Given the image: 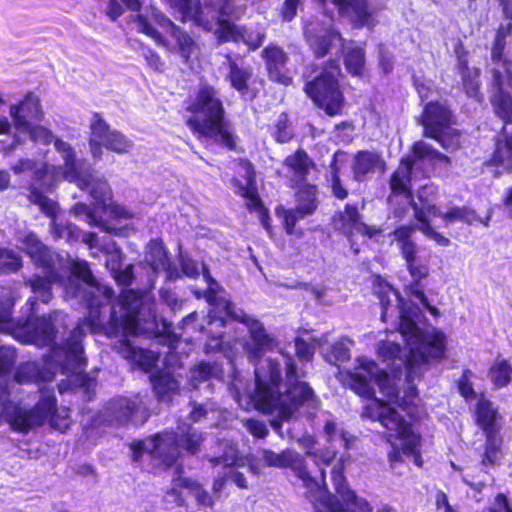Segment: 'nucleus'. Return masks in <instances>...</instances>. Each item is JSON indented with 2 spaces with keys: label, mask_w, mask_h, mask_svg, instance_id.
<instances>
[{
  "label": "nucleus",
  "mask_w": 512,
  "mask_h": 512,
  "mask_svg": "<svg viewBox=\"0 0 512 512\" xmlns=\"http://www.w3.org/2000/svg\"><path fill=\"white\" fill-rule=\"evenodd\" d=\"M261 58L265 63L268 79L274 83L290 86L293 77L287 68L288 54L277 44H269L261 51Z\"/></svg>",
  "instance_id": "nucleus-17"
},
{
  "label": "nucleus",
  "mask_w": 512,
  "mask_h": 512,
  "mask_svg": "<svg viewBox=\"0 0 512 512\" xmlns=\"http://www.w3.org/2000/svg\"><path fill=\"white\" fill-rule=\"evenodd\" d=\"M306 454L313 459L320 470L322 468L325 470V467L329 466L336 458V451L327 447L309 450Z\"/></svg>",
  "instance_id": "nucleus-63"
},
{
  "label": "nucleus",
  "mask_w": 512,
  "mask_h": 512,
  "mask_svg": "<svg viewBox=\"0 0 512 512\" xmlns=\"http://www.w3.org/2000/svg\"><path fill=\"white\" fill-rule=\"evenodd\" d=\"M424 348L428 361L430 359H442L445 356L446 350L445 337L443 333L437 332L430 335L424 344Z\"/></svg>",
  "instance_id": "nucleus-52"
},
{
  "label": "nucleus",
  "mask_w": 512,
  "mask_h": 512,
  "mask_svg": "<svg viewBox=\"0 0 512 512\" xmlns=\"http://www.w3.org/2000/svg\"><path fill=\"white\" fill-rule=\"evenodd\" d=\"M420 122L426 137L440 141L453 123V113L448 105L440 101H429L423 108Z\"/></svg>",
  "instance_id": "nucleus-15"
},
{
  "label": "nucleus",
  "mask_w": 512,
  "mask_h": 512,
  "mask_svg": "<svg viewBox=\"0 0 512 512\" xmlns=\"http://www.w3.org/2000/svg\"><path fill=\"white\" fill-rule=\"evenodd\" d=\"M343 63L351 76H362L366 63L364 48L360 46L349 48L344 55Z\"/></svg>",
  "instance_id": "nucleus-42"
},
{
  "label": "nucleus",
  "mask_w": 512,
  "mask_h": 512,
  "mask_svg": "<svg viewBox=\"0 0 512 512\" xmlns=\"http://www.w3.org/2000/svg\"><path fill=\"white\" fill-rule=\"evenodd\" d=\"M15 127L18 130L26 132L30 140L34 143L49 145L51 143L55 144L56 139H59L54 136L50 129L42 125H33L30 121H25L23 118L17 121V126Z\"/></svg>",
  "instance_id": "nucleus-36"
},
{
  "label": "nucleus",
  "mask_w": 512,
  "mask_h": 512,
  "mask_svg": "<svg viewBox=\"0 0 512 512\" xmlns=\"http://www.w3.org/2000/svg\"><path fill=\"white\" fill-rule=\"evenodd\" d=\"M192 478L178 476L174 477L171 481V487L166 491V494L173 498V502L178 507H186L187 501L183 495L182 490L186 489L191 491Z\"/></svg>",
  "instance_id": "nucleus-48"
},
{
  "label": "nucleus",
  "mask_w": 512,
  "mask_h": 512,
  "mask_svg": "<svg viewBox=\"0 0 512 512\" xmlns=\"http://www.w3.org/2000/svg\"><path fill=\"white\" fill-rule=\"evenodd\" d=\"M344 463L337 462L331 470V479L335 492L341 498L343 507L349 512H372L370 503L359 497L356 492L350 489L347 479L344 475Z\"/></svg>",
  "instance_id": "nucleus-18"
},
{
  "label": "nucleus",
  "mask_w": 512,
  "mask_h": 512,
  "mask_svg": "<svg viewBox=\"0 0 512 512\" xmlns=\"http://www.w3.org/2000/svg\"><path fill=\"white\" fill-rule=\"evenodd\" d=\"M402 346L396 342L382 341L380 342L377 355L382 362H394L401 358Z\"/></svg>",
  "instance_id": "nucleus-59"
},
{
  "label": "nucleus",
  "mask_w": 512,
  "mask_h": 512,
  "mask_svg": "<svg viewBox=\"0 0 512 512\" xmlns=\"http://www.w3.org/2000/svg\"><path fill=\"white\" fill-rule=\"evenodd\" d=\"M343 77L342 68L337 58L313 63L309 66V74L305 75L303 92L314 106L327 116H340L343 114L346 104L342 86Z\"/></svg>",
  "instance_id": "nucleus-2"
},
{
  "label": "nucleus",
  "mask_w": 512,
  "mask_h": 512,
  "mask_svg": "<svg viewBox=\"0 0 512 512\" xmlns=\"http://www.w3.org/2000/svg\"><path fill=\"white\" fill-rule=\"evenodd\" d=\"M90 196L94 199L95 204L107 210L112 202L113 193L108 181L104 178H96L89 192Z\"/></svg>",
  "instance_id": "nucleus-44"
},
{
  "label": "nucleus",
  "mask_w": 512,
  "mask_h": 512,
  "mask_svg": "<svg viewBox=\"0 0 512 512\" xmlns=\"http://www.w3.org/2000/svg\"><path fill=\"white\" fill-rule=\"evenodd\" d=\"M263 465L266 467L288 468L291 464L292 453L289 450H283L276 453L271 449L262 448L260 450Z\"/></svg>",
  "instance_id": "nucleus-49"
},
{
  "label": "nucleus",
  "mask_w": 512,
  "mask_h": 512,
  "mask_svg": "<svg viewBox=\"0 0 512 512\" xmlns=\"http://www.w3.org/2000/svg\"><path fill=\"white\" fill-rule=\"evenodd\" d=\"M414 170V158L409 155L401 157L398 167L389 176L388 184L391 195L395 197L402 196L405 199L412 200V175Z\"/></svg>",
  "instance_id": "nucleus-21"
},
{
  "label": "nucleus",
  "mask_w": 512,
  "mask_h": 512,
  "mask_svg": "<svg viewBox=\"0 0 512 512\" xmlns=\"http://www.w3.org/2000/svg\"><path fill=\"white\" fill-rule=\"evenodd\" d=\"M226 80L230 87L237 91L241 98L249 101L256 99L264 87V79L254 76L251 67L239 66L235 60L228 61Z\"/></svg>",
  "instance_id": "nucleus-14"
},
{
  "label": "nucleus",
  "mask_w": 512,
  "mask_h": 512,
  "mask_svg": "<svg viewBox=\"0 0 512 512\" xmlns=\"http://www.w3.org/2000/svg\"><path fill=\"white\" fill-rule=\"evenodd\" d=\"M414 232L415 228L413 225L404 224L397 226L391 234L394 236L400 254L405 261L406 269L411 277L407 294L414 296L418 300L426 301V294L422 289L421 281L429 276L430 269L429 265L421 262L417 255V245L412 240Z\"/></svg>",
  "instance_id": "nucleus-6"
},
{
  "label": "nucleus",
  "mask_w": 512,
  "mask_h": 512,
  "mask_svg": "<svg viewBox=\"0 0 512 512\" xmlns=\"http://www.w3.org/2000/svg\"><path fill=\"white\" fill-rule=\"evenodd\" d=\"M54 280L53 275L33 274L24 281L25 286L30 287L33 294L26 302L28 310H30L32 314L37 313L38 302L48 304L53 299L52 286Z\"/></svg>",
  "instance_id": "nucleus-24"
},
{
  "label": "nucleus",
  "mask_w": 512,
  "mask_h": 512,
  "mask_svg": "<svg viewBox=\"0 0 512 512\" xmlns=\"http://www.w3.org/2000/svg\"><path fill=\"white\" fill-rule=\"evenodd\" d=\"M484 164L501 172H512V134L495 138L493 152Z\"/></svg>",
  "instance_id": "nucleus-27"
},
{
  "label": "nucleus",
  "mask_w": 512,
  "mask_h": 512,
  "mask_svg": "<svg viewBox=\"0 0 512 512\" xmlns=\"http://www.w3.org/2000/svg\"><path fill=\"white\" fill-rule=\"evenodd\" d=\"M215 24H217L215 35L219 43H238L243 39V26L230 21V18H219Z\"/></svg>",
  "instance_id": "nucleus-38"
},
{
  "label": "nucleus",
  "mask_w": 512,
  "mask_h": 512,
  "mask_svg": "<svg viewBox=\"0 0 512 512\" xmlns=\"http://www.w3.org/2000/svg\"><path fill=\"white\" fill-rule=\"evenodd\" d=\"M475 423L483 435L502 434L501 415L488 399H480L475 406Z\"/></svg>",
  "instance_id": "nucleus-26"
},
{
  "label": "nucleus",
  "mask_w": 512,
  "mask_h": 512,
  "mask_svg": "<svg viewBox=\"0 0 512 512\" xmlns=\"http://www.w3.org/2000/svg\"><path fill=\"white\" fill-rule=\"evenodd\" d=\"M166 3L180 14L179 20L183 23L192 21L196 26L205 31H211L214 27V18L203 12L199 0H165Z\"/></svg>",
  "instance_id": "nucleus-22"
},
{
  "label": "nucleus",
  "mask_w": 512,
  "mask_h": 512,
  "mask_svg": "<svg viewBox=\"0 0 512 512\" xmlns=\"http://www.w3.org/2000/svg\"><path fill=\"white\" fill-rule=\"evenodd\" d=\"M268 132L273 140L278 144H286L291 142L296 134L293 122L288 112H281L276 120L268 126Z\"/></svg>",
  "instance_id": "nucleus-34"
},
{
  "label": "nucleus",
  "mask_w": 512,
  "mask_h": 512,
  "mask_svg": "<svg viewBox=\"0 0 512 512\" xmlns=\"http://www.w3.org/2000/svg\"><path fill=\"white\" fill-rule=\"evenodd\" d=\"M373 284L375 287L374 293L378 297L381 308H382L381 319L385 322L387 311L391 307V304H392L390 295L393 293L397 297H400V293L387 280H385L381 275H376L374 277Z\"/></svg>",
  "instance_id": "nucleus-39"
},
{
  "label": "nucleus",
  "mask_w": 512,
  "mask_h": 512,
  "mask_svg": "<svg viewBox=\"0 0 512 512\" xmlns=\"http://www.w3.org/2000/svg\"><path fill=\"white\" fill-rule=\"evenodd\" d=\"M490 102L497 117L506 124L512 123V96L508 91L499 87Z\"/></svg>",
  "instance_id": "nucleus-37"
},
{
  "label": "nucleus",
  "mask_w": 512,
  "mask_h": 512,
  "mask_svg": "<svg viewBox=\"0 0 512 512\" xmlns=\"http://www.w3.org/2000/svg\"><path fill=\"white\" fill-rule=\"evenodd\" d=\"M114 350L129 363L148 372L158 361V354L135 346L129 339L122 338L114 344Z\"/></svg>",
  "instance_id": "nucleus-23"
},
{
  "label": "nucleus",
  "mask_w": 512,
  "mask_h": 512,
  "mask_svg": "<svg viewBox=\"0 0 512 512\" xmlns=\"http://www.w3.org/2000/svg\"><path fill=\"white\" fill-rule=\"evenodd\" d=\"M103 303L95 297H91L87 304V323L93 333L101 332L104 329V322L101 318V307Z\"/></svg>",
  "instance_id": "nucleus-54"
},
{
  "label": "nucleus",
  "mask_w": 512,
  "mask_h": 512,
  "mask_svg": "<svg viewBox=\"0 0 512 512\" xmlns=\"http://www.w3.org/2000/svg\"><path fill=\"white\" fill-rule=\"evenodd\" d=\"M183 109L187 113L184 123L196 139L211 140L229 151L236 150L238 137L227 119L217 87L208 82L200 83L185 100Z\"/></svg>",
  "instance_id": "nucleus-1"
},
{
  "label": "nucleus",
  "mask_w": 512,
  "mask_h": 512,
  "mask_svg": "<svg viewBox=\"0 0 512 512\" xmlns=\"http://www.w3.org/2000/svg\"><path fill=\"white\" fill-rule=\"evenodd\" d=\"M170 35L176 39L180 55L187 62L196 47L194 39L179 26L178 31H172Z\"/></svg>",
  "instance_id": "nucleus-55"
},
{
  "label": "nucleus",
  "mask_w": 512,
  "mask_h": 512,
  "mask_svg": "<svg viewBox=\"0 0 512 512\" xmlns=\"http://www.w3.org/2000/svg\"><path fill=\"white\" fill-rule=\"evenodd\" d=\"M201 7L203 12L213 16L214 22L219 18H231L236 10L234 0H204Z\"/></svg>",
  "instance_id": "nucleus-43"
},
{
  "label": "nucleus",
  "mask_w": 512,
  "mask_h": 512,
  "mask_svg": "<svg viewBox=\"0 0 512 512\" xmlns=\"http://www.w3.org/2000/svg\"><path fill=\"white\" fill-rule=\"evenodd\" d=\"M152 446L149 455L159 460L166 466H172L178 459V454L170 452V447L183 450L188 455H196L200 452L205 441V434L190 424L178 427V431L163 430L148 437Z\"/></svg>",
  "instance_id": "nucleus-4"
},
{
  "label": "nucleus",
  "mask_w": 512,
  "mask_h": 512,
  "mask_svg": "<svg viewBox=\"0 0 512 512\" xmlns=\"http://www.w3.org/2000/svg\"><path fill=\"white\" fill-rule=\"evenodd\" d=\"M511 33L512 23L501 24L497 28L491 48V59L494 63H499L503 60L506 38L511 35Z\"/></svg>",
  "instance_id": "nucleus-47"
},
{
  "label": "nucleus",
  "mask_w": 512,
  "mask_h": 512,
  "mask_svg": "<svg viewBox=\"0 0 512 512\" xmlns=\"http://www.w3.org/2000/svg\"><path fill=\"white\" fill-rule=\"evenodd\" d=\"M282 376L280 365L276 360L269 359L266 369H255V389L252 400L255 408L265 414L278 410L281 416L282 394L280 386Z\"/></svg>",
  "instance_id": "nucleus-7"
},
{
  "label": "nucleus",
  "mask_w": 512,
  "mask_h": 512,
  "mask_svg": "<svg viewBox=\"0 0 512 512\" xmlns=\"http://www.w3.org/2000/svg\"><path fill=\"white\" fill-rule=\"evenodd\" d=\"M351 169L354 180L363 182L369 173L376 170L383 172L386 169V162L379 152L359 150L354 154Z\"/></svg>",
  "instance_id": "nucleus-25"
},
{
  "label": "nucleus",
  "mask_w": 512,
  "mask_h": 512,
  "mask_svg": "<svg viewBox=\"0 0 512 512\" xmlns=\"http://www.w3.org/2000/svg\"><path fill=\"white\" fill-rule=\"evenodd\" d=\"M70 272L72 276L88 286L97 285V280L95 279L88 262L85 260H76L72 262Z\"/></svg>",
  "instance_id": "nucleus-56"
},
{
  "label": "nucleus",
  "mask_w": 512,
  "mask_h": 512,
  "mask_svg": "<svg viewBox=\"0 0 512 512\" xmlns=\"http://www.w3.org/2000/svg\"><path fill=\"white\" fill-rule=\"evenodd\" d=\"M25 251L39 266L48 268L51 266V255L46 245L34 236H28L25 240Z\"/></svg>",
  "instance_id": "nucleus-40"
},
{
  "label": "nucleus",
  "mask_w": 512,
  "mask_h": 512,
  "mask_svg": "<svg viewBox=\"0 0 512 512\" xmlns=\"http://www.w3.org/2000/svg\"><path fill=\"white\" fill-rule=\"evenodd\" d=\"M427 354L419 349H410L409 354L407 355L404 364L406 368V380L411 382L413 380V373L417 366L421 364H427Z\"/></svg>",
  "instance_id": "nucleus-58"
},
{
  "label": "nucleus",
  "mask_w": 512,
  "mask_h": 512,
  "mask_svg": "<svg viewBox=\"0 0 512 512\" xmlns=\"http://www.w3.org/2000/svg\"><path fill=\"white\" fill-rule=\"evenodd\" d=\"M488 376L495 389L507 387L512 382L511 361L496 358L488 369Z\"/></svg>",
  "instance_id": "nucleus-35"
},
{
  "label": "nucleus",
  "mask_w": 512,
  "mask_h": 512,
  "mask_svg": "<svg viewBox=\"0 0 512 512\" xmlns=\"http://www.w3.org/2000/svg\"><path fill=\"white\" fill-rule=\"evenodd\" d=\"M334 229L353 243L355 234L369 240L382 234V228L368 225L362 220L357 204L346 203L343 210L337 211L332 217Z\"/></svg>",
  "instance_id": "nucleus-11"
},
{
  "label": "nucleus",
  "mask_w": 512,
  "mask_h": 512,
  "mask_svg": "<svg viewBox=\"0 0 512 512\" xmlns=\"http://www.w3.org/2000/svg\"><path fill=\"white\" fill-rule=\"evenodd\" d=\"M151 384L158 401H171L179 393L180 385L170 372L158 370L151 376Z\"/></svg>",
  "instance_id": "nucleus-31"
},
{
  "label": "nucleus",
  "mask_w": 512,
  "mask_h": 512,
  "mask_svg": "<svg viewBox=\"0 0 512 512\" xmlns=\"http://www.w3.org/2000/svg\"><path fill=\"white\" fill-rule=\"evenodd\" d=\"M136 23L139 26V30L145 35L151 37L158 45L167 46L166 39L158 32L149 21L147 16L138 14L135 18Z\"/></svg>",
  "instance_id": "nucleus-61"
},
{
  "label": "nucleus",
  "mask_w": 512,
  "mask_h": 512,
  "mask_svg": "<svg viewBox=\"0 0 512 512\" xmlns=\"http://www.w3.org/2000/svg\"><path fill=\"white\" fill-rule=\"evenodd\" d=\"M345 377L347 379V383L349 385V388L353 390L357 395L364 397L366 399L372 400L370 403L366 404L363 407L362 416L369 418L373 421H378L376 418H372L367 413V408L369 406H372L376 404L377 401H382L386 404L388 407H392L387 401L377 398L375 396V390L373 386L371 385V379L365 375H362L357 372L347 371L345 373Z\"/></svg>",
  "instance_id": "nucleus-28"
},
{
  "label": "nucleus",
  "mask_w": 512,
  "mask_h": 512,
  "mask_svg": "<svg viewBox=\"0 0 512 512\" xmlns=\"http://www.w3.org/2000/svg\"><path fill=\"white\" fill-rule=\"evenodd\" d=\"M57 333L52 313L38 316L29 310L27 316L22 319L19 342L53 347L56 344Z\"/></svg>",
  "instance_id": "nucleus-10"
},
{
  "label": "nucleus",
  "mask_w": 512,
  "mask_h": 512,
  "mask_svg": "<svg viewBox=\"0 0 512 512\" xmlns=\"http://www.w3.org/2000/svg\"><path fill=\"white\" fill-rule=\"evenodd\" d=\"M283 166L292 173L298 183H303L307 181L310 170L315 164L303 148H298L284 158Z\"/></svg>",
  "instance_id": "nucleus-30"
},
{
  "label": "nucleus",
  "mask_w": 512,
  "mask_h": 512,
  "mask_svg": "<svg viewBox=\"0 0 512 512\" xmlns=\"http://www.w3.org/2000/svg\"><path fill=\"white\" fill-rule=\"evenodd\" d=\"M505 457L504 438L502 434L485 435L480 464L483 467L499 466Z\"/></svg>",
  "instance_id": "nucleus-29"
},
{
  "label": "nucleus",
  "mask_w": 512,
  "mask_h": 512,
  "mask_svg": "<svg viewBox=\"0 0 512 512\" xmlns=\"http://www.w3.org/2000/svg\"><path fill=\"white\" fill-rule=\"evenodd\" d=\"M17 362L16 350L13 348L0 347V376L7 375L13 371Z\"/></svg>",
  "instance_id": "nucleus-62"
},
{
  "label": "nucleus",
  "mask_w": 512,
  "mask_h": 512,
  "mask_svg": "<svg viewBox=\"0 0 512 512\" xmlns=\"http://www.w3.org/2000/svg\"><path fill=\"white\" fill-rule=\"evenodd\" d=\"M238 163L245 170L246 184H243L237 177H232L230 179V183L234 187V192L242 197L243 194L250 189V173H252L253 176V183L256 182V172L252 162L249 159L239 158Z\"/></svg>",
  "instance_id": "nucleus-53"
},
{
  "label": "nucleus",
  "mask_w": 512,
  "mask_h": 512,
  "mask_svg": "<svg viewBox=\"0 0 512 512\" xmlns=\"http://www.w3.org/2000/svg\"><path fill=\"white\" fill-rule=\"evenodd\" d=\"M481 71L477 67H473L471 72L460 75L461 76V84L465 91V94L474 99L477 102H482L483 94L481 93V81H480Z\"/></svg>",
  "instance_id": "nucleus-45"
},
{
  "label": "nucleus",
  "mask_w": 512,
  "mask_h": 512,
  "mask_svg": "<svg viewBox=\"0 0 512 512\" xmlns=\"http://www.w3.org/2000/svg\"><path fill=\"white\" fill-rule=\"evenodd\" d=\"M281 418L288 419L292 414L304 405L316 401L313 389L305 381H296L287 384L282 394Z\"/></svg>",
  "instance_id": "nucleus-20"
},
{
  "label": "nucleus",
  "mask_w": 512,
  "mask_h": 512,
  "mask_svg": "<svg viewBox=\"0 0 512 512\" xmlns=\"http://www.w3.org/2000/svg\"><path fill=\"white\" fill-rule=\"evenodd\" d=\"M445 225L455 222H462L466 225H473L478 220L476 211L469 206H452L442 215Z\"/></svg>",
  "instance_id": "nucleus-41"
},
{
  "label": "nucleus",
  "mask_w": 512,
  "mask_h": 512,
  "mask_svg": "<svg viewBox=\"0 0 512 512\" xmlns=\"http://www.w3.org/2000/svg\"><path fill=\"white\" fill-rule=\"evenodd\" d=\"M10 114L14 125L17 126V121L22 118L25 121L40 120L43 116V111L39 98L33 92H28L22 101L11 107Z\"/></svg>",
  "instance_id": "nucleus-32"
},
{
  "label": "nucleus",
  "mask_w": 512,
  "mask_h": 512,
  "mask_svg": "<svg viewBox=\"0 0 512 512\" xmlns=\"http://www.w3.org/2000/svg\"><path fill=\"white\" fill-rule=\"evenodd\" d=\"M243 325L247 328L250 339V342L244 345V350L249 362L257 365L265 353L277 347L278 341L266 330L264 323L254 316H251Z\"/></svg>",
  "instance_id": "nucleus-13"
},
{
  "label": "nucleus",
  "mask_w": 512,
  "mask_h": 512,
  "mask_svg": "<svg viewBox=\"0 0 512 512\" xmlns=\"http://www.w3.org/2000/svg\"><path fill=\"white\" fill-rule=\"evenodd\" d=\"M412 158H414V165L416 164V160H445L448 161L449 158L447 155L439 152L434 149L431 145L427 144L424 141H416L411 148Z\"/></svg>",
  "instance_id": "nucleus-50"
},
{
  "label": "nucleus",
  "mask_w": 512,
  "mask_h": 512,
  "mask_svg": "<svg viewBox=\"0 0 512 512\" xmlns=\"http://www.w3.org/2000/svg\"><path fill=\"white\" fill-rule=\"evenodd\" d=\"M297 189L295 196L298 213L304 216L312 215L318 208L317 186L315 184L303 182Z\"/></svg>",
  "instance_id": "nucleus-33"
},
{
  "label": "nucleus",
  "mask_w": 512,
  "mask_h": 512,
  "mask_svg": "<svg viewBox=\"0 0 512 512\" xmlns=\"http://www.w3.org/2000/svg\"><path fill=\"white\" fill-rule=\"evenodd\" d=\"M370 417L378 419V422L389 432H394V438L402 441V452L406 456H412L416 466H423L421 455V436L413 431V425L407 421L394 407H388L382 401L367 408Z\"/></svg>",
  "instance_id": "nucleus-5"
},
{
  "label": "nucleus",
  "mask_w": 512,
  "mask_h": 512,
  "mask_svg": "<svg viewBox=\"0 0 512 512\" xmlns=\"http://www.w3.org/2000/svg\"><path fill=\"white\" fill-rule=\"evenodd\" d=\"M55 149L63 158V178L71 183H75L80 190L90 192L93 181L96 178H93L92 174L81 175L73 146L62 139H56Z\"/></svg>",
  "instance_id": "nucleus-19"
},
{
  "label": "nucleus",
  "mask_w": 512,
  "mask_h": 512,
  "mask_svg": "<svg viewBox=\"0 0 512 512\" xmlns=\"http://www.w3.org/2000/svg\"><path fill=\"white\" fill-rule=\"evenodd\" d=\"M22 319L15 320L11 308L0 310V333L9 334L19 341Z\"/></svg>",
  "instance_id": "nucleus-51"
},
{
  "label": "nucleus",
  "mask_w": 512,
  "mask_h": 512,
  "mask_svg": "<svg viewBox=\"0 0 512 512\" xmlns=\"http://www.w3.org/2000/svg\"><path fill=\"white\" fill-rule=\"evenodd\" d=\"M320 6L332 3L340 16L347 17L354 28L375 26L374 11L369 0H316Z\"/></svg>",
  "instance_id": "nucleus-16"
},
{
  "label": "nucleus",
  "mask_w": 512,
  "mask_h": 512,
  "mask_svg": "<svg viewBox=\"0 0 512 512\" xmlns=\"http://www.w3.org/2000/svg\"><path fill=\"white\" fill-rule=\"evenodd\" d=\"M6 417L11 429L19 433H27L46 422L53 429L64 433L71 425L69 409L59 410L55 392L48 388L40 389V397L31 408L14 405L11 411L6 412Z\"/></svg>",
  "instance_id": "nucleus-3"
},
{
  "label": "nucleus",
  "mask_w": 512,
  "mask_h": 512,
  "mask_svg": "<svg viewBox=\"0 0 512 512\" xmlns=\"http://www.w3.org/2000/svg\"><path fill=\"white\" fill-rule=\"evenodd\" d=\"M147 259L153 271L160 270V267L169 259V253L161 239H152L148 244Z\"/></svg>",
  "instance_id": "nucleus-46"
},
{
  "label": "nucleus",
  "mask_w": 512,
  "mask_h": 512,
  "mask_svg": "<svg viewBox=\"0 0 512 512\" xmlns=\"http://www.w3.org/2000/svg\"><path fill=\"white\" fill-rule=\"evenodd\" d=\"M38 379V367L34 363L20 364L14 374V380L19 384L35 382Z\"/></svg>",
  "instance_id": "nucleus-60"
},
{
  "label": "nucleus",
  "mask_w": 512,
  "mask_h": 512,
  "mask_svg": "<svg viewBox=\"0 0 512 512\" xmlns=\"http://www.w3.org/2000/svg\"><path fill=\"white\" fill-rule=\"evenodd\" d=\"M108 410L110 416L121 426L143 425L151 416L150 408L139 394L112 399Z\"/></svg>",
  "instance_id": "nucleus-12"
},
{
  "label": "nucleus",
  "mask_w": 512,
  "mask_h": 512,
  "mask_svg": "<svg viewBox=\"0 0 512 512\" xmlns=\"http://www.w3.org/2000/svg\"><path fill=\"white\" fill-rule=\"evenodd\" d=\"M118 303L123 313L119 317L112 309L106 334H117L122 329L125 333L137 335L143 306L142 294L134 289H123L118 296Z\"/></svg>",
  "instance_id": "nucleus-9"
},
{
  "label": "nucleus",
  "mask_w": 512,
  "mask_h": 512,
  "mask_svg": "<svg viewBox=\"0 0 512 512\" xmlns=\"http://www.w3.org/2000/svg\"><path fill=\"white\" fill-rule=\"evenodd\" d=\"M220 306H222L226 316L234 322L244 324L251 317L243 309L237 308L230 299L223 298Z\"/></svg>",
  "instance_id": "nucleus-64"
},
{
  "label": "nucleus",
  "mask_w": 512,
  "mask_h": 512,
  "mask_svg": "<svg viewBox=\"0 0 512 512\" xmlns=\"http://www.w3.org/2000/svg\"><path fill=\"white\" fill-rule=\"evenodd\" d=\"M88 145L94 159H100L103 148L116 154H127L133 141L117 129H111L101 113L92 112L89 123Z\"/></svg>",
  "instance_id": "nucleus-8"
},
{
  "label": "nucleus",
  "mask_w": 512,
  "mask_h": 512,
  "mask_svg": "<svg viewBox=\"0 0 512 512\" xmlns=\"http://www.w3.org/2000/svg\"><path fill=\"white\" fill-rule=\"evenodd\" d=\"M275 213L277 217L282 219L283 228L288 235H292L294 233L297 221L305 217L298 213V209L296 207L295 209H286L282 206H278L275 209Z\"/></svg>",
  "instance_id": "nucleus-57"
}]
</instances>
